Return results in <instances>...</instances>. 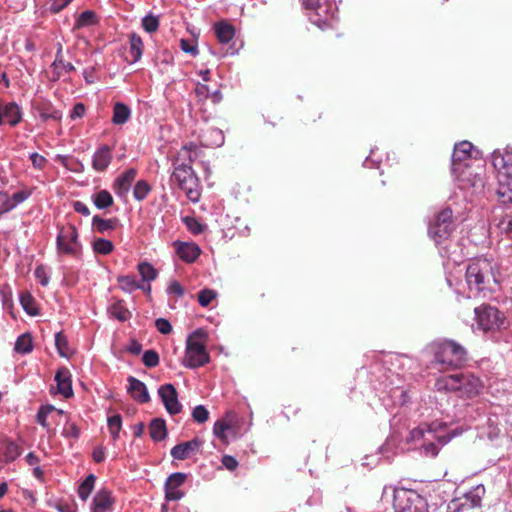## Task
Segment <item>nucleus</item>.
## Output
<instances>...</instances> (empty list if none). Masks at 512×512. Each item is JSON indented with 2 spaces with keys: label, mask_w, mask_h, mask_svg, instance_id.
<instances>
[{
  "label": "nucleus",
  "mask_w": 512,
  "mask_h": 512,
  "mask_svg": "<svg viewBox=\"0 0 512 512\" xmlns=\"http://www.w3.org/2000/svg\"><path fill=\"white\" fill-rule=\"evenodd\" d=\"M216 296L217 293L214 290L206 288L199 291L197 299L202 307H207Z\"/></svg>",
  "instance_id": "47"
},
{
  "label": "nucleus",
  "mask_w": 512,
  "mask_h": 512,
  "mask_svg": "<svg viewBox=\"0 0 512 512\" xmlns=\"http://www.w3.org/2000/svg\"><path fill=\"white\" fill-rule=\"evenodd\" d=\"M92 248H93V251L97 254L108 255L113 251L114 245L108 239L97 238L92 243Z\"/></svg>",
  "instance_id": "39"
},
{
  "label": "nucleus",
  "mask_w": 512,
  "mask_h": 512,
  "mask_svg": "<svg viewBox=\"0 0 512 512\" xmlns=\"http://www.w3.org/2000/svg\"><path fill=\"white\" fill-rule=\"evenodd\" d=\"M149 434L153 441H162L167 437L166 422L162 418H155L149 426Z\"/></svg>",
  "instance_id": "30"
},
{
  "label": "nucleus",
  "mask_w": 512,
  "mask_h": 512,
  "mask_svg": "<svg viewBox=\"0 0 512 512\" xmlns=\"http://www.w3.org/2000/svg\"><path fill=\"white\" fill-rule=\"evenodd\" d=\"M31 194L32 192L30 190H21L12 194L10 199H12V202L15 204L16 207L17 205L27 200L31 196Z\"/></svg>",
  "instance_id": "58"
},
{
  "label": "nucleus",
  "mask_w": 512,
  "mask_h": 512,
  "mask_svg": "<svg viewBox=\"0 0 512 512\" xmlns=\"http://www.w3.org/2000/svg\"><path fill=\"white\" fill-rule=\"evenodd\" d=\"M39 117L43 122L49 120L60 121L62 113L60 110L54 108L51 104H44L38 107Z\"/></svg>",
  "instance_id": "34"
},
{
  "label": "nucleus",
  "mask_w": 512,
  "mask_h": 512,
  "mask_svg": "<svg viewBox=\"0 0 512 512\" xmlns=\"http://www.w3.org/2000/svg\"><path fill=\"white\" fill-rule=\"evenodd\" d=\"M62 436L77 440L80 436V428L74 422L67 420L62 430Z\"/></svg>",
  "instance_id": "48"
},
{
  "label": "nucleus",
  "mask_w": 512,
  "mask_h": 512,
  "mask_svg": "<svg viewBox=\"0 0 512 512\" xmlns=\"http://www.w3.org/2000/svg\"><path fill=\"white\" fill-rule=\"evenodd\" d=\"M56 247L59 254L71 255L74 258L81 256L82 244L75 225L68 224L59 229L56 237Z\"/></svg>",
  "instance_id": "10"
},
{
  "label": "nucleus",
  "mask_w": 512,
  "mask_h": 512,
  "mask_svg": "<svg viewBox=\"0 0 512 512\" xmlns=\"http://www.w3.org/2000/svg\"><path fill=\"white\" fill-rule=\"evenodd\" d=\"M195 94L201 99H207L210 98V89L207 85L198 83L195 88Z\"/></svg>",
  "instance_id": "64"
},
{
  "label": "nucleus",
  "mask_w": 512,
  "mask_h": 512,
  "mask_svg": "<svg viewBox=\"0 0 512 512\" xmlns=\"http://www.w3.org/2000/svg\"><path fill=\"white\" fill-rule=\"evenodd\" d=\"M22 109L16 102H6L0 99V126L8 124L15 127L22 120Z\"/></svg>",
  "instance_id": "17"
},
{
  "label": "nucleus",
  "mask_w": 512,
  "mask_h": 512,
  "mask_svg": "<svg viewBox=\"0 0 512 512\" xmlns=\"http://www.w3.org/2000/svg\"><path fill=\"white\" fill-rule=\"evenodd\" d=\"M34 275H35L36 279L39 281V283L42 286L45 287V286H47L49 284L50 277L47 274L46 269H45L44 266H42V265L37 266L35 271H34Z\"/></svg>",
  "instance_id": "56"
},
{
  "label": "nucleus",
  "mask_w": 512,
  "mask_h": 512,
  "mask_svg": "<svg viewBox=\"0 0 512 512\" xmlns=\"http://www.w3.org/2000/svg\"><path fill=\"white\" fill-rule=\"evenodd\" d=\"M477 155L474 156L476 158ZM473 158V145L469 141H461L455 144L452 153L451 171H458L461 166L468 164L467 161Z\"/></svg>",
  "instance_id": "18"
},
{
  "label": "nucleus",
  "mask_w": 512,
  "mask_h": 512,
  "mask_svg": "<svg viewBox=\"0 0 512 512\" xmlns=\"http://www.w3.org/2000/svg\"><path fill=\"white\" fill-rule=\"evenodd\" d=\"M459 390L457 394L459 397L474 398L478 396L483 388L482 381L471 373H459Z\"/></svg>",
  "instance_id": "14"
},
{
  "label": "nucleus",
  "mask_w": 512,
  "mask_h": 512,
  "mask_svg": "<svg viewBox=\"0 0 512 512\" xmlns=\"http://www.w3.org/2000/svg\"><path fill=\"white\" fill-rule=\"evenodd\" d=\"M20 303L25 312L29 315H37L38 310L35 306V301L29 292H23L20 294Z\"/></svg>",
  "instance_id": "45"
},
{
  "label": "nucleus",
  "mask_w": 512,
  "mask_h": 512,
  "mask_svg": "<svg viewBox=\"0 0 512 512\" xmlns=\"http://www.w3.org/2000/svg\"><path fill=\"white\" fill-rule=\"evenodd\" d=\"M94 205L102 210L111 207L114 203L111 193L107 190H100L92 195Z\"/></svg>",
  "instance_id": "35"
},
{
  "label": "nucleus",
  "mask_w": 512,
  "mask_h": 512,
  "mask_svg": "<svg viewBox=\"0 0 512 512\" xmlns=\"http://www.w3.org/2000/svg\"><path fill=\"white\" fill-rule=\"evenodd\" d=\"M97 23V17L95 12L91 10L83 11L75 22V28H82L92 26Z\"/></svg>",
  "instance_id": "41"
},
{
  "label": "nucleus",
  "mask_w": 512,
  "mask_h": 512,
  "mask_svg": "<svg viewBox=\"0 0 512 512\" xmlns=\"http://www.w3.org/2000/svg\"><path fill=\"white\" fill-rule=\"evenodd\" d=\"M108 428H109V431L111 430H121V427H122V419H121V416L120 415H113L111 417L108 418Z\"/></svg>",
  "instance_id": "63"
},
{
  "label": "nucleus",
  "mask_w": 512,
  "mask_h": 512,
  "mask_svg": "<svg viewBox=\"0 0 512 512\" xmlns=\"http://www.w3.org/2000/svg\"><path fill=\"white\" fill-rule=\"evenodd\" d=\"M442 427H446V425L438 422H433L429 425L428 429H425L422 426L414 428L413 430L410 431L408 441H418L420 439L426 441L429 440V436H432L433 438H437V441L440 443L441 446H443L450 442L454 437L459 436L463 433L462 428H455L446 434L435 435V433Z\"/></svg>",
  "instance_id": "11"
},
{
  "label": "nucleus",
  "mask_w": 512,
  "mask_h": 512,
  "mask_svg": "<svg viewBox=\"0 0 512 512\" xmlns=\"http://www.w3.org/2000/svg\"><path fill=\"white\" fill-rule=\"evenodd\" d=\"M432 364L440 371L462 368L467 361V351L454 340H443L430 345Z\"/></svg>",
  "instance_id": "3"
},
{
  "label": "nucleus",
  "mask_w": 512,
  "mask_h": 512,
  "mask_svg": "<svg viewBox=\"0 0 512 512\" xmlns=\"http://www.w3.org/2000/svg\"><path fill=\"white\" fill-rule=\"evenodd\" d=\"M485 492V487L482 484L473 487L471 490L464 494L463 501L461 503L452 501L448 505V512H461L464 509L480 507Z\"/></svg>",
  "instance_id": "13"
},
{
  "label": "nucleus",
  "mask_w": 512,
  "mask_h": 512,
  "mask_svg": "<svg viewBox=\"0 0 512 512\" xmlns=\"http://www.w3.org/2000/svg\"><path fill=\"white\" fill-rule=\"evenodd\" d=\"M111 160V148L108 145H102L93 155L92 166L97 171H104L111 163Z\"/></svg>",
  "instance_id": "24"
},
{
  "label": "nucleus",
  "mask_w": 512,
  "mask_h": 512,
  "mask_svg": "<svg viewBox=\"0 0 512 512\" xmlns=\"http://www.w3.org/2000/svg\"><path fill=\"white\" fill-rule=\"evenodd\" d=\"M499 283L500 272L497 263L488 258H475L466 268V290L460 292L466 298H474L483 291H493L494 286Z\"/></svg>",
  "instance_id": "1"
},
{
  "label": "nucleus",
  "mask_w": 512,
  "mask_h": 512,
  "mask_svg": "<svg viewBox=\"0 0 512 512\" xmlns=\"http://www.w3.org/2000/svg\"><path fill=\"white\" fill-rule=\"evenodd\" d=\"M499 229L512 239V215H506L501 219Z\"/></svg>",
  "instance_id": "55"
},
{
  "label": "nucleus",
  "mask_w": 512,
  "mask_h": 512,
  "mask_svg": "<svg viewBox=\"0 0 512 512\" xmlns=\"http://www.w3.org/2000/svg\"><path fill=\"white\" fill-rule=\"evenodd\" d=\"M118 283L120 288L128 293H131L138 289H143V286L136 280L135 276L125 275L118 277Z\"/></svg>",
  "instance_id": "37"
},
{
  "label": "nucleus",
  "mask_w": 512,
  "mask_h": 512,
  "mask_svg": "<svg viewBox=\"0 0 512 512\" xmlns=\"http://www.w3.org/2000/svg\"><path fill=\"white\" fill-rule=\"evenodd\" d=\"M192 417L195 422L204 423L209 418V411L204 405H198L193 409Z\"/></svg>",
  "instance_id": "51"
},
{
  "label": "nucleus",
  "mask_w": 512,
  "mask_h": 512,
  "mask_svg": "<svg viewBox=\"0 0 512 512\" xmlns=\"http://www.w3.org/2000/svg\"><path fill=\"white\" fill-rule=\"evenodd\" d=\"M195 148L196 146L190 143L177 153L172 159L173 172L171 175V180L185 192L187 198L192 202H197L200 197V193L197 190L198 178L191 166L193 161L191 151Z\"/></svg>",
  "instance_id": "2"
},
{
  "label": "nucleus",
  "mask_w": 512,
  "mask_h": 512,
  "mask_svg": "<svg viewBox=\"0 0 512 512\" xmlns=\"http://www.w3.org/2000/svg\"><path fill=\"white\" fill-rule=\"evenodd\" d=\"M138 272L143 281H153L157 277L156 269L148 262H141L138 264Z\"/></svg>",
  "instance_id": "43"
},
{
  "label": "nucleus",
  "mask_w": 512,
  "mask_h": 512,
  "mask_svg": "<svg viewBox=\"0 0 512 512\" xmlns=\"http://www.w3.org/2000/svg\"><path fill=\"white\" fill-rule=\"evenodd\" d=\"M131 116V109L122 102L115 103L113 107L112 123L115 125L125 124Z\"/></svg>",
  "instance_id": "33"
},
{
  "label": "nucleus",
  "mask_w": 512,
  "mask_h": 512,
  "mask_svg": "<svg viewBox=\"0 0 512 512\" xmlns=\"http://www.w3.org/2000/svg\"><path fill=\"white\" fill-rule=\"evenodd\" d=\"M222 465L229 471H233L238 466V461L231 455H224L221 460Z\"/></svg>",
  "instance_id": "60"
},
{
  "label": "nucleus",
  "mask_w": 512,
  "mask_h": 512,
  "mask_svg": "<svg viewBox=\"0 0 512 512\" xmlns=\"http://www.w3.org/2000/svg\"><path fill=\"white\" fill-rule=\"evenodd\" d=\"M391 495L395 512H430L425 497L415 490L405 488L384 487L383 496Z\"/></svg>",
  "instance_id": "4"
},
{
  "label": "nucleus",
  "mask_w": 512,
  "mask_h": 512,
  "mask_svg": "<svg viewBox=\"0 0 512 512\" xmlns=\"http://www.w3.org/2000/svg\"><path fill=\"white\" fill-rule=\"evenodd\" d=\"M453 230V212L450 208H445L435 214L428 224V234L437 245L447 240Z\"/></svg>",
  "instance_id": "8"
},
{
  "label": "nucleus",
  "mask_w": 512,
  "mask_h": 512,
  "mask_svg": "<svg viewBox=\"0 0 512 512\" xmlns=\"http://www.w3.org/2000/svg\"><path fill=\"white\" fill-rule=\"evenodd\" d=\"M15 207V204L12 202V199L5 192H0V215L6 214L12 211Z\"/></svg>",
  "instance_id": "52"
},
{
  "label": "nucleus",
  "mask_w": 512,
  "mask_h": 512,
  "mask_svg": "<svg viewBox=\"0 0 512 512\" xmlns=\"http://www.w3.org/2000/svg\"><path fill=\"white\" fill-rule=\"evenodd\" d=\"M157 330L162 334H169L172 331L170 322L165 318H158L155 321Z\"/></svg>",
  "instance_id": "59"
},
{
  "label": "nucleus",
  "mask_w": 512,
  "mask_h": 512,
  "mask_svg": "<svg viewBox=\"0 0 512 512\" xmlns=\"http://www.w3.org/2000/svg\"><path fill=\"white\" fill-rule=\"evenodd\" d=\"M158 394L169 414L175 415L181 412L182 404L179 402L178 393L172 384L161 385Z\"/></svg>",
  "instance_id": "16"
},
{
  "label": "nucleus",
  "mask_w": 512,
  "mask_h": 512,
  "mask_svg": "<svg viewBox=\"0 0 512 512\" xmlns=\"http://www.w3.org/2000/svg\"><path fill=\"white\" fill-rule=\"evenodd\" d=\"M109 315L120 322H125L129 320L132 316V313L125 306L123 300H117L113 304H111L107 309Z\"/></svg>",
  "instance_id": "29"
},
{
  "label": "nucleus",
  "mask_w": 512,
  "mask_h": 512,
  "mask_svg": "<svg viewBox=\"0 0 512 512\" xmlns=\"http://www.w3.org/2000/svg\"><path fill=\"white\" fill-rule=\"evenodd\" d=\"M218 41L222 44L229 43L235 36V28L227 22H219L214 26Z\"/></svg>",
  "instance_id": "28"
},
{
  "label": "nucleus",
  "mask_w": 512,
  "mask_h": 512,
  "mask_svg": "<svg viewBox=\"0 0 512 512\" xmlns=\"http://www.w3.org/2000/svg\"><path fill=\"white\" fill-rule=\"evenodd\" d=\"M229 425L224 422V421H217L215 424H214V427H213V434L221 439V440H225L226 439V430L229 429Z\"/></svg>",
  "instance_id": "57"
},
{
  "label": "nucleus",
  "mask_w": 512,
  "mask_h": 512,
  "mask_svg": "<svg viewBox=\"0 0 512 512\" xmlns=\"http://www.w3.org/2000/svg\"><path fill=\"white\" fill-rule=\"evenodd\" d=\"M433 439L434 438L431 436V438L429 437V440L424 441V443L422 445V449H423L425 455L435 457L439 453V449H440L439 444L440 443L438 442V444H436L433 441Z\"/></svg>",
  "instance_id": "53"
},
{
  "label": "nucleus",
  "mask_w": 512,
  "mask_h": 512,
  "mask_svg": "<svg viewBox=\"0 0 512 512\" xmlns=\"http://www.w3.org/2000/svg\"><path fill=\"white\" fill-rule=\"evenodd\" d=\"M177 253L179 257L187 262H194L200 255L199 247L194 243H180L177 247Z\"/></svg>",
  "instance_id": "27"
},
{
  "label": "nucleus",
  "mask_w": 512,
  "mask_h": 512,
  "mask_svg": "<svg viewBox=\"0 0 512 512\" xmlns=\"http://www.w3.org/2000/svg\"><path fill=\"white\" fill-rule=\"evenodd\" d=\"M188 475L183 472H175L168 476L164 490L167 501H177L184 497V492L179 488L185 483Z\"/></svg>",
  "instance_id": "15"
},
{
  "label": "nucleus",
  "mask_w": 512,
  "mask_h": 512,
  "mask_svg": "<svg viewBox=\"0 0 512 512\" xmlns=\"http://www.w3.org/2000/svg\"><path fill=\"white\" fill-rule=\"evenodd\" d=\"M58 161L63 165L66 169L75 172L80 173L83 172L84 166L83 164L74 157L69 156H58Z\"/></svg>",
  "instance_id": "42"
},
{
  "label": "nucleus",
  "mask_w": 512,
  "mask_h": 512,
  "mask_svg": "<svg viewBox=\"0 0 512 512\" xmlns=\"http://www.w3.org/2000/svg\"><path fill=\"white\" fill-rule=\"evenodd\" d=\"M151 191L150 184L145 180H139L133 190V196L138 201H143Z\"/></svg>",
  "instance_id": "46"
},
{
  "label": "nucleus",
  "mask_w": 512,
  "mask_h": 512,
  "mask_svg": "<svg viewBox=\"0 0 512 512\" xmlns=\"http://www.w3.org/2000/svg\"><path fill=\"white\" fill-rule=\"evenodd\" d=\"M478 326L485 332L502 330L508 327L504 314L491 305H481L474 310Z\"/></svg>",
  "instance_id": "9"
},
{
  "label": "nucleus",
  "mask_w": 512,
  "mask_h": 512,
  "mask_svg": "<svg viewBox=\"0 0 512 512\" xmlns=\"http://www.w3.org/2000/svg\"><path fill=\"white\" fill-rule=\"evenodd\" d=\"M54 410H56V408L51 404L42 405L40 406L36 415L37 423L40 424L43 428H45L47 432H50L47 417L50 413L54 412Z\"/></svg>",
  "instance_id": "40"
},
{
  "label": "nucleus",
  "mask_w": 512,
  "mask_h": 512,
  "mask_svg": "<svg viewBox=\"0 0 512 512\" xmlns=\"http://www.w3.org/2000/svg\"><path fill=\"white\" fill-rule=\"evenodd\" d=\"M458 375L459 373H455L437 378L434 383V388L438 392L457 393V390H459L460 387Z\"/></svg>",
  "instance_id": "23"
},
{
  "label": "nucleus",
  "mask_w": 512,
  "mask_h": 512,
  "mask_svg": "<svg viewBox=\"0 0 512 512\" xmlns=\"http://www.w3.org/2000/svg\"><path fill=\"white\" fill-rule=\"evenodd\" d=\"M458 187L462 190L473 188L474 190H481L484 188V180L480 173L471 170L469 164L461 166L458 171H451Z\"/></svg>",
  "instance_id": "12"
},
{
  "label": "nucleus",
  "mask_w": 512,
  "mask_h": 512,
  "mask_svg": "<svg viewBox=\"0 0 512 512\" xmlns=\"http://www.w3.org/2000/svg\"><path fill=\"white\" fill-rule=\"evenodd\" d=\"M15 351L20 354H28L33 350V341L29 333L20 335L15 342Z\"/></svg>",
  "instance_id": "36"
},
{
  "label": "nucleus",
  "mask_w": 512,
  "mask_h": 512,
  "mask_svg": "<svg viewBox=\"0 0 512 512\" xmlns=\"http://www.w3.org/2000/svg\"><path fill=\"white\" fill-rule=\"evenodd\" d=\"M193 337L206 338L207 333L203 329H197L187 339L183 364L185 367L190 369H196L205 366L210 362V355L207 352L205 344L193 340Z\"/></svg>",
  "instance_id": "6"
},
{
  "label": "nucleus",
  "mask_w": 512,
  "mask_h": 512,
  "mask_svg": "<svg viewBox=\"0 0 512 512\" xmlns=\"http://www.w3.org/2000/svg\"><path fill=\"white\" fill-rule=\"evenodd\" d=\"M110 491L102 489L96 493L92 501V512H107L113 505Z\"/></svg>",
  "instance_id": "25"
},
{
  "label": "nucleus",
  "mask_w": 512,
  "mask_h": 512,
  "mask_svg": "<svg viewBox=\"0 0 512 512\" xmlns=\"http://www.w3.org/2000/svg\"><path fill=\"white\" fill-rule=\"evenodd\" d=\"M55 346L58 354L61 357L67 358L69 356V343L67 337L63 334V332H57L55 334Z\"/></svg>",
  "instance_id": "44"
},
{
  "label": "nucleus",
  "mask_w": 512,
  "mask_h": 512,
  "mask_svg": "<svg viewBox=\"0 0 512 512\" xmlns=\"http://www.w3.org/2000/svg\"><path fill=\"white\" fill-rule=\"evenodd\" d=\"M129 53L132 56L131 64L138 62L144 50V44L141 37L137 33H131L129 36Z\"/></svg>",
  "instance_id": "31"
},
{
  "label": "nucleus",
  "mask_w": 512,
  "mask_h": 512,
  "mask_svg": "<svg viewBox=\"0 0 512 512\" xmlns=\"http://www.w3.org/2000/svg\"><path fill=\"white\" fill-rule=\"evenodd\" d=\"M142 362L148 368L156 367L159 364V355L155 350H147L142 356Z\"/></svg>",
  "instance_id": "49"
},
{
  "label": "nucleus",
  "mask_w": 512,
  "mask_h": 512,
  "mask_svg": "<svg viewBox=\"0 0 512 512\" xmlns=\"http://www.w3.org/2000/svg\"><path fill=\"white\" fill-rule=\"evenodd\" d=\"M167 293L182 297L184 289L178 281H172L167 288Z\"/></svg>",
  "instance_id": "62"
},
{
  "label": "nucleus",
  "mask_w": 512,
  "mask_h": 512,
  "mask_svg": "<svg viewBox=\"0 0 512 512\" xmlns=\"http://www.w3.org/2000/svg\"><path fill=\"white\" fill-rule=\"evenodd\" d=\"M136 175L137 170L135 168H130L115 179L113 184V190L120 198H124L127 196L132 186V183L136 178Z\"/></svg>",
  "instance_id": "20"
},
{
  "label": "nucleus",
  "mask_w": 512,
  "mask_h": 512,
  "mask_svg": "<svg viewBox=\"0 0 512 512\" xmlns=\"http://www.w3.org/2000/svg\"><path fill=\"white\" fill-rule=\"evenodd\" d=\"M118 223L119 220L116 217L104 219L99 215H95L92 218L91 226L94 232L105 234L106 232L114 230L117 227Z\"/></svg>",
  "instance_id": "26"
},
{
  "label": "nucleus",
  "mask_w": 512,
  "mask_h": 512,
  "mask_svg": "<svg viewBox=\"0 0 512 512\" xmlns=\"http://www.w3.org/2000/svg\"><path fill=\"white\" fill-rule=\"evenodd\" d=\"M57 384V391L65 398L73 395L71 373L68 368L60 367L54 377Z\"/></svg>",
  "instance_id": "21"
},
{
  "label": "nucleus",
  "mask_w": 512,
  "mask_h": 512,
  "mask_svg": "<svg viewBox=\"0 0 512 512\" xmlns=\"http://www.w3.org/2000/svg\"><path fill=\"white\" fill-rule=\"evenodd\" d=\"M306 10H310L309 20L321 29L331 26L336 6L329 0H302Z\"/></svg>",
  "instance_id": "7"
},
{
  "label": "nucleus",
  "mask_w": 512,
  "mask_h": 512,
  "mask_svg": "<svg viewBox=\"0 0 512 512\" xmlns=\"http://www.w3.org/2000/svg\"><path fill=\"white\" fill-rule=\"evenodd\" d=\"M127 381L129 383L128 392L136 401L139 403H147L150 401L147 387L142 381L133 376H129Z\"/></svg>",
  "instance_id": "22"
},
{
  "label": "nucleus",
  "mask_w": 512,
  "mask_h": 512,
  "mask_svg": "<svg viewBox=\"0 0 512 512\" xmlns=\"http://www.w3.org/2000/svg\"><path fill=\"white\" fill-rule=\"evenodd\" d=\"M202 443V440L195 437L190 441L175 445L171 449L170 454L176 460H185L199 451Z\"/></svg>",
  "instance_id": "19"
},
{
  "label": "nucleus",
  "mask_w": 512,
  "mask_h": 512,
  "mask_svg": "<svg viewBox=\"0 0 512 512\" xmlns=\"http://www.w3.org/2000/svg\"><path fill=\"white\" fill-rule=\"evenodd\" d=\"M184 222L187 226V228L193 233V234H200L204 230V226L195 218L193 217H186L184 219Z\"/></svg>",
  "instance_id": "54"
},
{
  "label": "nucleus",
  "mask_w": 512,
  "mask_h": 512,
  "mask_svg": "<svg viewBox=\"0 0 512 512\" xmlns=\"http://www.w3.org/2000/svg\"><path fill=\"white\" fill-rule=\"evenodd\" d=\"M62 49V44L58 43L55 60L52 63V67L55 69L53 80H58L60 78L61 74L58 71L60 67L63 68L66 73H71L75 70V67L70 62L63 61Z\"/></svg>",
  "instance_id": "32"
},
{
  "label": "nucleus",
  "mask_w": 512,
  "mask_h": 512,
  "mask_svg": "<svg viewBox=\"0 0 512 512\" xmlns=\"http://www.w3.org/2000/svg\"><path fill=\"white\" fill-rule=\"evenodd\" d=\"M30 160L32 162V165L34 168L36 169H43L45 163H46V158L36 152H33L30 154Z\"/></svg>",
  "instance_id": "61"
},
{
  "label": "nucleus",
  "mask_w": 512,
  "mask_h": 512,
  "mask_svg": "<svg viewBox=\"0 0 512 512\" xmlns=\"http://www.w3.org/2000/svg\"><path fill=\"white\" fill-rule=\"evenodd\" d=\"M492 164L498 171V187L496 190L499 201L503 204L512 203V158L499 151L492 153Z\"/></svg>",
  "instance_id": "5"
},
{
  "label": "nucleus",
  "mask_w": 512,
  "mask_h": 512,
  "mask_svg": "<svg viewBox=\"0 0 512 512\" xmlns=\"http://www.w3.org/2000/svg\"><path fill=\"white\" fill-rule=\"evenodd\" d=\"M142 27L148 33L155 32L159 27V20L156 16L149 14L142 19Z\"/></svg>",
  "instance_id": "50"
},
{
  "label": "nucleus",
  "mask_w": 512,
  "mask_h": 512,
  "mask_svg": "<svg viewBox=\"0 0 512 512\" xmlns=\"http://www.w3.org/2000/svg\"><path fill=\"white\" fill-rule=\"evenodd\" d=\"M96 477L93 474H89L79 485L78 495L83 500L86 501L91 494L94 485H95Z\"/></svg>",
  "instance_id": "38"
}]
</instances>
